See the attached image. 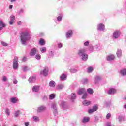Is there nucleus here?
Here are the masks:
<instances>
[{
	"label": "nucleus",
	"instance_id": "26",
	"mask_svg": "<svg viewBox=\"0 0 126 126\" xmlns=\"http://www.w3.org/2000/svg\"><path fill=\"white\" fill-rule=\"evenodd\" d=\"M87 91L89 94H93V90L91 88H89L87 89Z\"/></svg>",
	"mask_w": 126,
	"mask_h": 126
},
{
	"label": "nucleus",
	"instance_id": "13",
	"mask_svg": "<svg viewBox=\"0 0 126 126\" xmlns=\"http://www.w3.org/2000/svg\"><path fill=\"white\" fill-rule=\"evenodd\" d=\"M49 86L50 87H55L56 86V82L54 81H51L49 84Z\"/></svg>",
	"mask_w": 126,
	"mask_h": 126
},
{
	"label": "nucleus",
	"instance_id": "4",
	"mask_svg": "<svg viewBox=\"0 0 126 126\" xmlns=\"http://www.w3.org/2000/svg\"><path fill=\"white\" fill-rule=\"evenodd\" d=\"M37 53V49H36L35 48H33L32 49L30 55L31 57H33V56H35L36 55V53Z\"/></svg>",
	"mask_w": 126,
	"mask_h": 126
},
{
	"label": "nucleus",
	"instance_id": "45",
	"mask_svg": "<svg viewBox=\"0 0 126 126\" xmlns=\"http://www.w3.org/2000/svg\"><path fill=\"white\" fill-rule=\"evenodd\" d=\"M89 45V42L88 41H86L84 43V46H87Z\"/></svg>",
	"mask_w": 126,
	"mask_h": 126
},
{
	"label": "nucleus",
	"instance_id": "58",
	"mask_svg": "<svg viewBox=\"0 0 126 126\" xmlns=\"http://www.w3.org/2000/svg\"><path fill=\"white\" fill-rule=\"evenodd\" d=\"M25 60H26V57H24L23 61H25Z\"/></svg>",
	"mask_w": 126,
	"mask_h": 126
},
{
	"label": "nucleus",
	"instance_id": "10",
	"mask_svg": "<svg viewBox=\"0 0 126 126\" xmlns=\"http://www.w3.org/2000/svg\"><path fill=\"white\" fill-rule=\"evenodd\" d=\"M11 102L14 104H15V103L18 102V98L16 97H12L11 98Z\"/></svg>",
	"mask_w": 126,
	"mask_h": 126
},
{
	"label": "nucleus",
	"instance_id": "3",
	"mask_svg": "<svg viewBox=\"0 0 126 126\" xmlns=\"http://www.w3.org/2000/svg\"><path fill=\"white\" fill-rule=\"evenodd\" d=\"M40 74H43V76H47V75L49 74V68H48V67H46L40 72Z\"/></svg>",
	"mask_w": 126,
	"mask_h": 126
},
{
	"label": "nucleus",
	"instance_id": "15",
	"mask_svg": "<svg viewBox=\"0 0 126 126\" xmlns=\"http://www.w3.org/2000/svg\"><path fill=\"white\" fill-rule=\"evenodd\" d=\"M39 88H40V86H35L33 87L32 88V91L34 92H37V91H39Z\"/></svg>",
	"mask_w": 126,
	"mask_h": 126
},
{
	"label": "nucleus",
	"instance_id": "18",
	"mask_svg": "<svg viewBox=\"0 0 126 126\" xmlns=\"http://www.w3.org/2000/svg\"><path fill=\"white\" fill-rule=\"evenodd\" d=\"M117 55L118 58H120V57H122V50H118L117 52Z\"/></svg>",
	"mask_w": 126,
	"mask_h": 126
},
{
	"label": "nucleus",
	"instance_id": "61",
	"mask_svg": "<svg viewBox=\"0 0 126 126\" xmlns=\"http://www.w3.org/2000/svg\"><path fill=\"white\" fill-rule=\"evenodd\" d=\"M125 100H126V97L125 98Z\"/></svg>",
	"mask_w": 126,
	"mask_h": 126
},
{
	"label": "nucleus",
	"instance_id": "38",
	"mask_svg": "<svg viewBox=\"0 0 126 126\" xmlns=\"http://www.w3.org/2000/svg\"><path fill=\"white\" fill-rule=\"evenodd\" d=\"M94 111L93 109H89L88 110L89 114H92V113H94Z\"/></svg>",
	"mask_w": 126,
	"mask_h": 126
},
{
	"label": "nucleus",
	"instance_id": "57",
	"mask_svg": "<svg viewBox=\"0 0 126 126\" xmlns=\"http://www.w3.org/2000/svg\"><path fill=\"white\" fill-rule=\"evenodd\" d=\"M2 27H0V30H2Z\"/></svg>",
	"mask_w": 126,
	"mask_h": 126
},
{
	"label": "nucleus",
	"instance_id": "35",
	"mask_svg": "<svg viewBox=\"0 0 126 126\" xmlns=\"http://www.w3.org/2000/svg\"><path fill=\"white\" fill-rule=\"evenodd\" d=\"M33 120L35 121V122L39 121V118L37 116L33 117Z\"/></svg>",
	"mask_w": 126,
	"mask_h": 126
},
{
	"label": "nucleus",
	"instance_id": "28",
	"mask_svg": "<svg viewBox=\"0 0 126 126\" xmlns=\"http://www.w3.org/2000/svg\"><path fill=\"white\" fill-rule=\"evenodd\" d=\"M72 100H74L75 98H76V95L74 93H72V95L71 96Z\"/></svg>",
	"mask_w": 126,
	"mask_h": 126
},
{
	"label": "nucleus",
	"instance_id": "59",
	"mask_svg": "<svg viewBox=\"0 0 126 126\" xmlns=\"http://www.w3.org/2000/svg\"><path fill=\"white\" fill-rule=\"evenodd\" d=\"M40 35H41V36H43L44 35V33H40Z\"/></svg>",
	"mask_w": 126,
	"mask_h": 126
},
{
	"label": "nucleus",
	"instance_id": "37",
	"mask_svg": "<svg viewBox=\"0 0 126 126\" xmlns=\"http://www.w3.org/2000/svg\"><path fill=\"white\" fill-rule=\"evenodd\" d=\"M102 79V78L100 76H97L96 78L95 79L96 81H99V80H101Z\"/></svg>",
	"mask_w": 126,
	"mask_h": 126
},
{
	"label": "nucleus",
	"instance_id": "22",
	"mask_svg": "<svg viewBox=\"0 0 126 126\" xmlns=\"http://www.w3.org/2000/svg\"><path fill=\"white\" fill-rule=\"evenodd\" d=\"M39 44L41 46H43V45L45 44V40H44V39L41 38L40 41H39Z\"/></svg>",
	"mask_w": 126,
	"mask_h": 126
},
{
	"label": "nucleus",
	"instance_id": "31",
	"mask_svg": "<svg viewBox=\"0 0 126 126\" xmlns=\"http://www.w3.org/2000/svg\"><path fill=\"white\" fill-rule=\"evenodd\" d=\"M93 110L94 112H96V111H97L98 110V106L97 105H95V106H93Z\"/></svg>",
	"mask_w": 126,
	"mask_h": 126
},
{
	"label": "nucleus",
	"instance_id": "44",
	"mask_svg": "<svg viewBox=\"0 0 126 126\" xmlns=\"http://www.w3.org/2000/svg\"><path fill=\"white\" fill-rule=\"evenodd\" d=\"M58 21H62V17L59 16L57 17Z\"/></svg>",
	"mask_w": 126,
	"mask_h": 126
},
{
	"label": "nucleus",
	"instance_id": "30",
	"mask_svg": "<svg viewBox=\"0 0 126 126\" xmlns=\"http://www.w3.org/2000/svg\"><path fill=\"white\" fill-rule=\"evenodd\" d=\"M1 44L2 46H4V47H7V46H8V44L4 41H1Z\"/></svg>",
	"mask_w": 126,
	"mask_h": 126
},
{
	"label": "nucleus",
	"instance_id": "20",
	"mask_svg": "<svg viewBox=\"0 0 126 126\" xmlns=\"http://www.w3.org/2000/svg\"><path fill=\"white\" fill-rule=\"evenodd\" d=\"M85 52V49H82L79 50V52L78 53V55H83Z\"/></svg>",
	"mask_w": 126,
	"mask_h": 126
},
{
	"label": "nucleus",
	"instance_id": "21",
	"mask_svg": "<svg viewBox=\"0 0 126 126\" xmlns=\"http://www.w3.org/2000/svg\"><path fill=\"white\" fill-rule=\"evenodd\" d=\"M87 122H89V118L84 117L83 119V123H87Z\"/></svg>",
	"mask_w": 126,
	"mask_h": 126
},
{
	"label": "nucleus",
	"instance_id": "25",
	"mask_svg": "<svg viewBox=\"0 0 126 126\" xmlns=\"http://www.w3.org/2000/svg\"><path fill=\"white\" fill-rule=\"evenodd\" d=\"M47 51V48L45 47H43L40 49V51L41 53H44Z\"/></svg>",
	"mask_w": 126,
	"mask_h": 126
},
{
	"label": "nucleus",
	"instance_id": "51",
	"mask_svg": "<svg viewBox=\"0 0 126 126\" xmlns=\"http://www.w3.org/2000/svg\"><path fill=\"white\" fill-rule=\"evenodd\" d=\"M87 81H88V80H87V79H85L83 80L84 83H86V82H87Z\"/></svg>",
	"mask_w": 126,
	"mask_h": 126
},
{
	"label": "nucleus",
	"instance_id": "43",
	"mask_svg": "<svg viewBox=\"0 0 126 126\" xmlns=\"http://www.w3.org/2000/svg\"><path fill=\"white\" fill-rule=\"evenodd\" d=\"M63 87V85H58V89H62Z\"/></svg>",
	"mask_w": 126,
	"mask_h": 126
},
{
	"label": "nucleus",
	"instance_id": "47",
	"mask_svg": "<svg viewBox=\"0 0 126 126\" xmlns=\"http://www.w3.org/2000/svg\"><path fill=\"white\" fill-rule=\"evenodd\" d=\"M59 48H62L63 47V44H62V43H59L58 45Z\"/></svg>",
	"mask_w": 126,
	"mask_h": 126
},
{
	"label": "nucleus",
	"instance_id": "12",
	"mask_svg": "<svg viewBox=\"0 0 126 126\" xmlns=\"http://www.w3.org/2000/svg\"><path fill=\"white\" fill-rule=\"evenodd\" d=\"M115 59V56L114 55H110L107 57V61H112Z\"/></svg>",
	"mask_w": 126,
	"mask_h": 126
},
{
	"label": "nucleus",
	"instance_id": "46",
	"mask_svg": "<svg viewBox=\"0 0 126 126\" xmlns=\"http://www.w3.org/2000/svg\"><path fill=\"white\" fill-rule=\"evenodd\" d=\"M56 104H53V105H52V108L53 109H54V110H57V108H56Z\"/></svg>",
	"mask_w": 126,
	"mask_h": 126
},
{
	"label": "nucleus",
	"instance_id": "34",
	"mask_svg": "<svg viewBox=\"0 0 126 126\" xmlns=\"http://www.w3.org/2000/svg\"><path fill=\"white\" fill-rule=\"evenodd\" d=\"M87 97V94H86V93H84V94L82 96V99H86Z\"/></svg>",
	"mask_w": 126,
	"mask_h": 126
},
{
	"label": "nucleus",
	"instance_id": "7",
	"mask_svg": "<svg viewBox=\"0 0 126 126\" xmlns=\"http://www.w3.org/2000/svg\"><path fill=\"white\" fill-rule=\"evenodd\" d=\"M66 37L68 39H69L71 36H72V31L69 30L66 33Z\"/></svg>",
	"mask_w": 126,
	"mask_h": 126
},
{
	"label": "nucleus",
	"instance_id": "49",
	"mask_svg": "<svg viewBox=\"0 0 126 126\" xmlns=\"http://www.w3.org/2000/svg\"><path fill=\"white\" fill-rule=\"evenodd\" d=\"M14 21H11V20H10V21H9L10 24L11 25H12V24H13Z\"/></svg>",
	"mask_w": 126,
	"mask_h": 126
},
{
	"label": "nucleus",
	"instance_id": "36",
	"mask_svg": "<svg viewBox=\"0 0 126 126\" xmlns=\"http://www.w3.org/2000/svg\"><path fill=\"white\" fill-rule=\"evenodd\" d=\"M112 116L111 113H108L106 115V119H110V117Z\"/></svg>",
	"mask_w": 126,
	"mask_h": 126
},
{
	"label": "nucleus",
	"instance_id": "16",
	"mask_svg": "<svg viewBox=\"0 0 126 126\" xmlns=\"http://www.w3.org/2000/svg\"><path fill=\"white\" fill-rule=\"evenodd\" d=\"M108 94H112V93H116V89L114 88H111L108 92Z\"/></svg>",
	"mask_w": 126,
	"mask_h": 126
},
{
	"label": "nucleus",
	"instance_id": "56",
	"mask_svg": "<svg viewBox=\"0 0 126 126\" xmlns=\"http://www.w3.org/2000/svg\"><path fill=\"white\" fill-rule=\"evenodd\" d=\"M13 1H15V0H11V2H13Z\"/></svg>",
	"mask_w": 126,
	"mask_h": 126
},
{
	"label": "nucleus",
	"instance_id": "54",
	"mask_svg": "<svg viewBox=\"0 0 126 126\" xmlns=\"http://www.w3.org/2000/svg\"><path fill=\"white\" fill-rule=\"evenodd\" d=\"M17 24H18V25H20V24H21V21H18L17 22Z\"/></svg>",
	"mask_w": 126,
	"mask_h": 126
},
{
	"label": "nucleus",
	"instance_id": "11",
	"mask_svg": "<svg viewBox=\"0 0 126 126\" xmlns=\"http://www.w3.org/2000/svg\"><path fill=\"white\" fill-rule=\"evenodd\" d=\"M85 91L84 90V88H81L79 90V91L78 92V94L79 95H81V94H83V93H85Z\"/></svg>",
	"mask_w": 126,
	"mask_h": 126
},
{
	"label": "nucleus",
	"instance_id": "1",
	"mask_svg": "<svg viewBox=\"0 0 126 126\" xmlns=\"http://www.w3.org/2000/svg\"><path fill=\"white\" fill-rule=\"evenodd\" d=\"M30 40V37H29V33L28 32H24L21 34V41L22 44H24Z\"/></svg>",
	"mask_w": 126,
	"mask_h": 126
},
{
	"label": "nucleus",
	"instance_id": "50",
	"mask_svg": "<svg viewBox=\"0 0 126 126\" xmlns=\"http://www.w3.org/2000/svg\"><path fill=\"white\" fill-rule=\"evenodd\" d=\"M70 72L73 73V72H76V71L75 70H73V69H71L70 70Z\"/></svg>",
	"mask_w": 126,
	"mask_h": 126
},
{
	"label": "nucleus",
	"instance_id": "23",
	"mask_svg": "<svg viewBox=\"0 0 126 126\" xmlns=\"http://www.w3.org/2000/svg\"><path fill=\"white\" fill-rule=\"evenodd\" d=\"M61 80H64L65 78H66V75L64 74H62V75L60 77Z\"/></svg>",
	"mask_w": 126,
	"mask_h": 126
},
{
	"label": "nucleus",
	"instance_id": "6",
	"mask_svg": "<svg viewBox=\"0 0 126 126\" xmlns=\"http://www.w3.org/2000/svg\"><path fill=\"white\" fill-rule=\"evenodd\" d=\"M105 29V25L102 23L99 24L98 25V30H104Z\"/></svg>",
	"mask_w": 126,
	"mask_h": 126
},
{
	"label": "nucleus",
	"instance_id": "33",
	"mask_svg": "<svg viewBox=\"0 0 126 126\" xmlns=\"http://www.w3.org/2000/svg\"><path fill=\"white\" fill-rule=\"evenodd\" d=\"M35 58L37 60H40V59H41V55L40 54H37L35 56Z\"/></svg>",
	"mask_w": 126,
	"mask_h": 126
},
{
	"label": "nucleus",
	"instance_id": "9",
	"mask_svg": "<svg viewBox=\"0 0 126 126\" xmlns=\"http://www.w3.org/2000/svg\"><path fill=\"white\" fill-rule=\"evenodd\" d=\"M83 105L84 106H89V105H91V101L85 100L83 102Z\"/></svg>",
	"mask_w": 126,
	"mask_h": 126
},
{
	"label": "nucleus",
	"instance_id": "53",
	"mask_svg": "<svg viewBox=\"0 0 126 126\" xmlns=\"http://www.w3.org/2000/svg\"><path fill=\"white\" fill-rule=\"evenodd\" d=\"M12 7H13V6H12V5H10L9 6V9H12Z\"/></svg>",
	"mask_w": 126,
	"mask_h": 126
},
{
	"label": "nucleus",
	"instance_id": "5",
	"mask_svg": "<svg viewBox=\"0 0 126 126\" xmlns=\"http://www.w3.org/2000/svg\"><path fill=\"white\" fill-rule=\"evenodd\" d=\"M121 32L119 31H116L114 32L113 33V36L115 39L117 38H119V36H120Z\"/></svg>",
	"mask_w": 126,
	"mask_h": 126
},
{
	"label": "nucleus",
	"instance_id": "48",
	"mask_svg": "<svg viewBox=\"0 0 126 126\" xmlns=\"http://www.w3.org/2000/svg\"><path fill=\"white\" fill-rule=\"evenodd\" d=\"M13 82L14 84H17V80H15L14 79L13 81Z\"/></svg>",
	"mask_w": 126,
	"mask_h": 126
},
{
	"label": "nucleus",
	"instance_id": "19",
	"mask_svg": "<svg viewBox=\"0 0 126 126\" xmlns=\"http://www.w3.org/2000/svg\"><path fill=\"white\" fill-rule=\"evenodd\" d=\"M121 74L123 76L126 75V69H123L120 71Z\"/></svg>",
	"mask_w": 126,
	"mask_h": 126
},
{
	"label": "nucleus",
	"instance_id": "39",
	"mask_svg": "<svg viewBox=\"0 0 126 126\" xmlns=\"http://www.w3.org/2000/svg\"><path fill=\"white\" fill-rule=\"evenodd\" d=\"M20 111L19 110H18L15 113V117H18V115H19Z\"/></svg>",
	"mask_w": 126,
	"mask_h": 126
},
{
	"label": "nucleus",
	"instance_id": "14",
	"mask_svg": "<svg viewBox=\"0 0 126 126\" xmlns=\"http://www.w3.org/2000/svg\"><path fill=\"white\" fill-rule=\"evenodd\" d=\"M29 82H35L36 81V78L35 77H31L29 79Z\"/></svg>",
	"mask_w": 126,
	"mask_h": 126
},
{
	"label": "nucleus",
	"instance_id": "55",
	"mask_svg": "<svg viewBox=\"0 0 126 126\" xmlns=\"http://www.w3.org/2000/svg\"><path fill=\"white\" fill-rule=\"evenodd\" d=\"M107 126H112L111 125V123H108Z\"/></svg>",
	"mask_w": 126,
	"mask_h": 126
},
{
	"label": "nucleus",
	"instance_id": "17",
	"mask_svg": "<svg viewBox=\"0 0 126 126\" xmlns=\"http://www.w3.org/2000/svg\"><path fill=\"white\" fill-rule=\"evenodd\" d=\"M45 109H46V108L45 107L41 106V107L38 108L37 112L38 113H40V112H42V111H44V110H45Z\"/></svg>",
	"mask_w": 126,
	"mask_h": 126
},
{
	"label": "nucleus",
	"instance_id": "29",
	"mask_svg": "<svg viewBox=\"0 0 126 126\" xmlns=\"http://www.w3.org/2000/svg\"><path fill=\"white\" fill-rule=\"evenodd\" d=\"M55 94H50V95H49V99H50V100H53V99H54V98H55Z\"/></svg>",
	"mask_w": 126,
	"mask_h": 126
},
{
	"label": "nucleus",
	"instance_id": "41",
	"mask_svg": "<svg viewBox=\"0 0 126 126\" xmlns=\"http://www.w3.org/2000/svg\"><path fill=\"white\" fill-rule=\"evenodd\" d=\"M10 18L11 21H14L15 20V17L14 16H11Z\"/></svg>",
	"mask_w": 126,
	"mask_h": 126
},
{
	"label": "nucleus",
	"instance_id": "8",
	"mask_svg": "<svg viewBox=\"0 0 126 126\" xmlns=\"http://www.w3.org/2000/svg\"><path fill=\"white\" fill-rule=\"evenodd\" d=\"M82 60L83 61H87L88 59V55L85 53H84L83 54H82Z\"/></svg>",
	"mask_w": 126,
	"mask_h": 126
},
{
	"label": "nucleus",
	"instance_id": "24",
	"mask_svg": "<svg viewBox=\"0 0 126 126\" xmlns=\"http://www.w3.org/2000/svg\"><path fill=\"white\" fill-rule=\"evenodd\" d=\"M5 112L7 116H9L10 115V111H9V110L7 108H6L5 109Z\"/></svg>",
	"mask_w": 126,
	"mask_h": 126
},
{
	"label": "nucleus",
	"instance_id": "42",
	"mask_svg": "<svg viewBox=\"0 0 126 126\" xmlns=\"http://www.w3.org/2000/svg\"><path fill=\"white\" fill-rule=\"evenodd\" d=\"M23 70V71H27V70H28V68L27 67H24Z\"/></svg>",
	"mask_w": 126,
	"mask_h": 126
},
{
	"label": "nucleus",
	"instance_id": "2",
	"mask_svg": "<svg viewBox=\"0 0 126 126\" xmlns=\"http://www.w3.org/2000/svg\"><path fill=\"white\" fill-rule=\"evenodd\" d=\"M18 60V58H17V57H14L13 61V68H14V69H17L18 67V63L17 62Z\"/></svg>",
	"mask_w": 126,
	"mask_h": 126
},
{
	"label": "nucleus",
	"instance_id": "27",
	"mask_svg": "<svg viewBox=\"0 0 126 126\" xmlns=\"http://www.w3.org/2000/svg\"><path fill=\"white\" fill-rule=\"evenodd\" d=\"M92 71H93V68H92V67H89L88 68V72L89 73L92 72Z\"/></svg>",
	"mask_w": 126,
	"mask_h": 126
},
{
	"label": "nucleus",
	"instance_id": "32",
	"mask_svg": "<svg viewBox=\"0 0 126 126\" xmlns=\"http://www.w3.org/2000/svg\"><path fill=\"white\" fill-rule=\"evenodd\" d=\"M0 25L2 26V27H5L6 26L5 24L3 23L1 21H0Z\"/></svg>",
	"mask_w": 126,
	"mask_h": 126
},
{
	"label": "nucleus",
	"instance_id": "40",
	"mask_svg": "<svg viewBox=\"0 0 126 126\" xmlns=\"http://www.w3.org/2000/svg\"><path fill=\"white\" fill-rule=\"evenodd\" d=\"M2 81L4 82L7 81V78H6L5 76H3Z\"/></svg>",
	"mask_w": 126,
	"mask_h": 126
},
{
	"label": "nucleus",
	"instance_id": "52",
	"mask_svg": "<svg viewBox=\"0 0 126 126\" xmlns=\"http://www.w3.org/2000/svg\"><path fill=\"white\" fill-rule=\"evenodd\" d=\"M25 125L26 126H29V122H26V123H25Z\"/></svg>",
	"mask_w": 126,
	"mask_h": 126
},
{
	"label": "nucleus",
	"instance_id": "60",
	"mask_svg": "<svg viewBox=\"0 0 126 126\" xmlns=\"http://www.w3.org/2000/svg\"><path fill=\"white\" fill-rule=\"evenodd\" d=\"M13 126H18V125H14Z\"/></svg>",
	"mask_w": 126,
	"mask_h": 126
}]
</instances>
